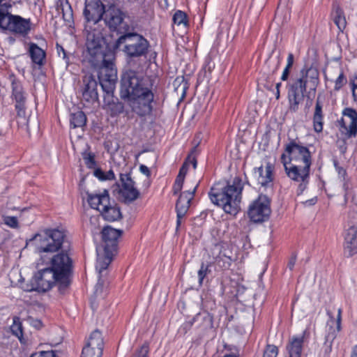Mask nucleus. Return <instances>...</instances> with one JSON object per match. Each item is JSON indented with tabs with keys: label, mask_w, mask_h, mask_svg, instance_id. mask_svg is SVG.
Here are the masks:
<instances>
[{
	"label": "nucleus",
	"mask_w": 357,
	"mask_h": 357,
	"mask_svg": "<svg viewBox=\"0 0 357 357\" xmlns=\"http://www.w3.org/2000/svg\"><path fill=\"white\" fill-rule=\"evenodd\" d=\"M224 357H236V356L233 354H226L224 356Z\"/></svg>",
	"instance_id": "338daca9"
},
{
	"label": "nucleus",
	"mask_w": 357,
	"mask_h": 357,
	"mask_svg": "<svg viewBox=\"0 0 357 357\" xmlns=\"http://www.w3.org/2000/svg\"><path fill=\"white\" fill-rule=\"evenodd\" d=\"M333 164H334L336 171L337 172L339 178L344 182L343 188L347 191L348 189V185H347V183L345 182V176L347 175L346 170L344 168H342L338 165V162L336 160H333Z\"/></svg>",
	"instance_id": "58836bf2"
},
{
	"label": "nucleus",
	"mask_w": 357,
	"mask_h": 357,
	"mask_svg": "<svg viewBox=\"0 0 357 357\" xmlns=\"http://www.w3.org/2000/svg\"><path fill=\"white\" fill-rule=\"evenodd\" d=\"M29 53L33 63L41 66L45 57V52L37 45L31 43L29 47Z\"/></svg>",
	"instance_id": "7c9ffc66"
},
{
	"label": "nucleus",
	"mask_w": 357,
	"mask_h": 357,
	"mask_svg": "<svg viewBox=\"0 0 357 357\" xmlns=\"http://www.w3.org/2000/svg\"><path fill=\"white\" fill-rule=\"evenodd\" d=\"M93 175L100 181H110L115 178L114 173L112 170H109L107 172H104L100 168L93 169Z\"/></svg>",
	"instance_id": "f704fd0d"
},
{
	"label": "nucleus",
	"mask_w": 357,
	"mask_h": 357,
	"mask_svg": "<svg viewBox=\"0 0 357 357\" xmlns=\"http://www.w3.org/2000/svg\"><path fill=\"white\" fill-rule=\"evenodd\" d=\"M280 86H281V83H280V82L277 83L276 85H275L276 90H278H278H280Z\"/></svg>",
	"instance_id": "69168bd1"
},
{
	"label": "nucleus",
	"mask_w": 357,
	"mask_h": 357,
	"mask_svg": "<svg viewBox=\"0 0 357 357\" xmlns=\"http://www.w3.org/2000/svg\"><path fill=\"white\" fill-rule=\"evenodd\" d=\"M266 66L268 68L270 74H274L278 69L280 66L279 58H269L266 62Z\"/></svg>",
	"instance_id": "4c0bfd02"
},
{
	"label": "nucleus",
	"mask_w": 357,
	"mask_h": 357,
	"mask_svg": "<svg viewBox=\"0 0 357 357\" xmlns=\"http://www.w3.org/2000/svg\"><path fill=\"white\" fill-rule=\"evenodd\" d=\"M30 357H56V354L53 350L42 351L32 354Z\"/></svg>",
	"instance_id": "de8ad7c7"
},
{
	"label": "nucleus",
	"mask_w": 357,
	"mask_h": 357,
	"mask_svg": "<svg viewBox=\"0 0 357 357\" xmlns=\"http://www.w3.org/2000/svg\"><path fill=\"white\" fill-rule=\"evenodd\" d=\"M324 117L313 116V127L317 132H321L323 130Z\"/></svg>",
	"instance_id": "a19ab883"
},
{
	"label": "nucleus",
	"mask_w": 357,
	"mask_h": 357,
	"mask_svg": "<svg viewBox=\"0 0 357 357\" xmlns=\"http://www.w3.org/2000/svg\"><path fill=\"white\" fill-rule=\"evenodd\" d=\"M30 324L36 329H40L43 327V324L40 320L30 317L29 319Z\"/></svg>",
	"instance_id": "603ef678"
},
{
	"label": "nucleus",
	"mask_w": 357,
	"mask_h": 357,
	"mask_svg": "<svg viewBox=\"0 0 357 357\" xmlns=\"http://www.w3.org/2000/svg\"><path fill=\"white\" fill-rule=\"evenodd\" d=\"M193 321L197 324V326L204 329L213 327V319L206 311L197 313L194 317Z\"/></svg>",
	"instance_id": "cd10ccee"
},
{
	"label": "nucleus",
	"mask_w": 357,
	"mask_h": 357,
	"mask_svg": "<svg viewBox=\"0 0 357 357\" xmlns=\"http://www.w3.org/2000/svg\"><path fill=\"white\" fill-rule=\"evenodd\" d=\"M323 104L321 101V98L319 96L317 97L314 107V112L313 116H317L320 117H324L323 114Z\"/></svg>",
	"instance_id": "49530a36"
},
{
	"label": "nucleus",
	"mask_w": 357,
	"mask_h": 357,
	"mask_svg": "<svg viewBox=\"0 0 357 357\" xmlns=\"http://www.w3.org/2000/svg\"><path fill=\"white\" fill-rule=\"evenodd\" d=\"M56 50H57V53L59 56L61 55V54H62L63 59H68L67 56H66V52L62 46L57 44L56 45Z\"/></svg>",
	"instance_id": "6e6d98bb"
},
{
	"label": "nucleus",
	"mask_w": 357,
	"mask_h": 357,
	"mask_svg": "<svg viewBox=\"0 0 357 357\" xmlns=\"http://www.w3.org/2000/svg\"><path fill=\"white\" fill-rule=\"evenodd\" d=\"M197 145H198V144L192 149L190 154L188 155V158L185 162H187V166L189 164H192L194 169H195L197 167V159H196V153L197 151Z\"/></svg>",
	"instance_id": "ea45409f"
},
{
	"label": "nucleus",
	"mask_w": 357,
	"mask_h": 357,
	"mask_svg": "<svg viewBox=\"0 0 357 357\" xmlns=\"http://www.w3.org/2000/svg\"><path fill=\"white\" fill-rule=\"evenodd\" d=\"M296 261V255H293L288 262V267L292 270Z\"/></svg>",
	"instance_id": "4d7b16f0"
},
{
	"label": "nucleus",
	"mask_w": 357,
	"mask_h": 357,
	"mask_svg": "<svg viewBox=\"0 0 357 357\" xmlns=\"http://www.w3.org/2000/svg\"><path fill=\"white\" fill-rule=\"evenodd\" d=\"M82 156L88 168L95 169L96 167V155L93 153L86 150L82 153Z\"/></svg>",
	"instance_id": "72a5a7b5"
},
{
	"label": "nucleus",
	"mask_w": 357,
	"mask_h": 357,
	"mask_svg": "<svg viewBox=\"0 0 357 357\" xmlns=\"http://www.w3.org/2000/svg\"><path fill=\"white\" fill-rule=\"evenodd\" d=\"M120 180L122 184L121 192L124 199L128 202H133L137 199L139 193L135 188V183L132 180L130 174H121Z\"/></svg>",
	"instance_id": "a211bd4d"
},
{
	"label": "nucleus",
	"mask_w": 357,
	"mask_h": 357,
	"mask_svg": "<svg viewBox=\"0 0 357 357\" xmlns=\"http://www.w3.org/2000/svg\"><path fill=\"white\" fill-rule=\"evenodd\" d=\"M149 44L142 35L127 33L121 36L116 42V47L128 57H139L147 54Z\"/></svg>",
	"instance_id": "0eeeda50"
},
{
	"label": "nucleus",
	"mask_w": 357,
	"mask_h": 357,
	"mask_svg": "<svg viewBox=\"0 0 357 357\" xmlns=\"http://www.w3.org/2000/svg\"><path fill=\"white\" fill-rule=\"evenodd\" d=\"M4 223L11 227H16L17 226V220L15 217L6 216L4 218Z\"/></svg>",
	"instance_id": "8fccbe9b"
},
{
	"label": "nucleus",
	"mask_w": 357,
	"mask_h": 357,
	"mask_svg": "<svg viewBox=\"0 0 357 357\" xmlns=\"http://www.w3.org/2000/svg\"><path fill=\"white\" fill-rule=\"evenodd\" d=\"M102 355V350L95 349L85 346L82 349L81 357H101Z\"/></svg>",
	"instance_id": "e433bc0d"
},
{
	"label": "nucleus",
	"mask_w": 357,
	"mask_h": 357,
	"mask_svg": "<svg viewBox=\"0 0 357 357\" xmlns=\"http://www.w3.org/2000/svg\"><path fill=\"white\" fill-rule=\"evenodd\" d=\"M38 252H55L69 248L66 230L63 229H45L36 234L31 239Z\"/></svg>",
	"instance_id": "423d86ee"
},
{
	"label": "nucleus",
	"mask_w": 357,
	"mask_h": 357,
	"mask_svg": "<svg viewBox=\"0 0 357 357\" xmlns=\"http://www.w3.org/2000/svg\"><path fill=\"white\" fill-rule=\"evenodd\" d=\"M280 160L287 176L294 181L301 183L298 185V195L301 194L308 184L310 166L309 164H288L286 153L282 154Z\"/></svg>",
	"instance_id": "9d476101"
},
{
	"label": "nucleus",
	"mask_w": 357,
	"mask_h": 357,
	"mask_svg": "<svg viewBox=\"0 0 357 357\" xmlns=\"http://www.w3.org/2000/svg\"><path fill=\"white\" fill-rule=\"evenodd\" d=\"M255 175L257 178L259 184L264 186L271 183L273 180V168L270 163H268L264 169L261 166L255 169Z\"/></svg>",
	"instance_id": "393cba45"
},
{
	"label": "nucleus",
	"mask_w": 357,
	"mask_h": 357,
	"mask_svg": "<svg viewBox=\"0 0 357 357\" xmlns=\"http://www.w3.org/2000/svg\"><path fill=\"white\" fill-rule=\"evenodd\" d=\"M122 234V230L114 229L110 226L105 227L102 229L101 232L102 244L96 249V269L100 273L108 267L114 256L116 254L118 239Z\"/></svg>",
	"instance_id": "39448f33"
},
{
	"label": "nucleus",
	"mask_w": 357,
	"mask_h": 357,
	"mask_svg": "<svg viewBox=\"0 0 357 357\" xmlns=\"http://www.w3.org/2000/svg\"><path fill=\"white\" fill-rule=\"evenodd\" d=\"M139 170L143 174L146 175L147 178L150 176V170L146 165H141L139 167Z\"/></svg>",
	"instance_id": "5fc2aeb1"
},
{
	"label": "nucleus",
	"mask_w": 357,
	"mask_h": 357,
	"mask_svg": "<svg viewBox=\"0 0 357 357\" xmlns=\"http://www.w3.org/2000/svg\"><path fill=\"white\" fill-rule=\"evenodd\" d=\"M84 58L97 72L100 84L108 95L112 94L117 81V72L114 64V54L97 30L87 31Z\"/></svg>",
	"instance_id": "f257e3e1"
},
{
	"label": "nucleus",
	"mask_w": 357,
	"mask_h": 357,
	"mask_svg": "<svg viewBox=\"0 0 357 357\" xmlns=\"http://www.w3.org/2000/svg\"><path fill=\"white\" fill-rule=\"evenodd\" d=\"M197 183L192 190H186L181 193L176 204V230L182 223L183 219L188 211L190 202L194 197L195 192L198 187Z\"/></svg>",
	"instance_id": "4468645a"
},
{
	"label": "nucleus",
	"mask_w": 357,
	"mask_h": 357,
	"mask_svg": "<svg viewBox=\"0 0 357 357\" xmlns=\"http://www.w3.org/2000/svg\"><path fill=\"white\" fill-rule=\"evenodd\" d=\"M284 153H286L288 164H309L311 166V155L308 149L295 141L286 145Z\"/></svg>",
	"instance_id": "f8f14e48"
},
{
	"label": "nucleus",
	"mask_w": 357,
	"mask_h": 357,
	"mask_svg": "<svg viewBox=\"0 0 357 357\" xmlns=\"http://www.w3.org/2000/svg\"><path fill=\"white\" fill-rule=\"evenodd\" d=\"M327 314L330 317V319H331L330 321H333V317H332L331 313L330 312H327Z\"/></svg>",
	"instance_id": "774afa93"
},
{
	"label": "nucleus",
	"mask_w": 357,
	"mask_h": 357,
	"mask_svg": "<svg viewBox=\"0 0 357 357\" xmlns=\"http://www.w3.org/2000/svg\"><path fill=\"white\" fill-rule=\"evenodd\" d=\"M104 15V20L111 29H116L123 22V13L115 6H109Z\"/></svg>",
	"instance_id": "4be33fe9"
},
{
	"label": "nucleus",
	"mask_w": 357,
	"mask_h": 357,
	"mask_svg": "<svg viewBox=\"0 0 357 357\" xmlns=\"http://www.w3.org/2000/svg\"><path fill=\"white\" fill-rule=\"evenodd\" d=\"M341 321H342V309L337 310V316L336 319V330L333 328L332 326L329 328L328 332L325 337V342L323 346L324 354L328 357V355L332 350V344L333 340L337 336V333L341 330Z\"/></svg>",
	"instance_id": "412c9836"
},
{
	"label": "nucleus",
	"mask_w": 357,
	"mask_h": 357,
	"mask_svg": "<svg viewBox=\"0 0 357 357\" xmlns=\"http://www.w3.org/2000/svg\"><path fill=\"white\" fill-rule=\"evenodd\" d=\"M70 122L73 128L82 127L86 124V117L83 112L77 111L70 114Z\"/></svg>",
	"instance_id": "2f4dec72"
},
{
	"label": "nucleus",
	"mask_w": 357,
	"mask_h": 357,
	"mask_svg": "<svg viewBox=\"0 0 357 357\" xmlns=\"http://www.w3.org/2000/svg\"><path fill=\"white\" fill-rule=\"evenodd\" d=\"M293 63H294V55H293V54L289 53L288 54L287 63L286 67L291 68L293 66Z\"/></svg>",
	"instance_id": "bf43d9fd"
},
{
	"label": "nucleus",
	"mask_w": 357,
	"mask_h": 357,
	"mask_svg": "<svg viewBox=\"0 0 357 357\" xmlns=\"http://www.w3.org/2000/svg\"><path fill=\"white\" fill-rule=\"evenodd\" d=\"M351 357H357V346L354 347Z\"/></svg>",
	"instance_id": "e2e57ef3"
},
{
	"label": "nucleus",
	"mask_w": 357,
	"mask_h": 357,
	"mask_svg": "<svg viewBox=\"0 0 357 357\" xmlns=\"http://www.w3.org/2000/svg\"><path fill=\"white\" fill-rule=\"evenodd\" d=\"M271 214L270 199L266 195H261L250 206L248 216L255 222L264 221Z\"/></svg>",
	"instance_id": "ddd939ff"
},
{
	"label": "nucleus",
	"mask_w": 357,
	"mask_h": 357,
	"mask_svg": "<svg viewBox=\"0 0 357 357\" xmlns=\"http://www.w3.org/2000/svg\"><path fill=\"white\" fill-rule=\"evenodd\" d=\"M173 22L178 26H187L188 20L186 14L181 10H177L173 16Z\"/></svg>",
	"instance_id": "c9c22d12"
},
{
	"label": "nucleus",
	"mask_w": 357,
	"mask_h": 357,
	"mask_svg": "<svg viewBox=\"0 0 357 357\" xmlns=\"http://www.w3.org/2000/svg\"><path fill=\"white\" fill-rule=\"evenodd\" d=\"M352 89H357V75L354 76L352 80Z\"/></svg>",
	"instance_id": "052dcab7"
},
{
	"label": "nucleus",
	"mask_w": 357,
	"mask_h": 357,
	"mask_svg": "<svg viewBox=\"0 0 357 357\" xmlns=\"http://www.w3.org/2000/svg\"><path fill=\"white\" fill-rule=\"evenodd\" d=\"M209 266L208 264H202L200 269L198 271L199 282L201 284L203 282L204 278L206 277L208 271Z\"/></svg>",
	"instance_id": "a18cd8bd"
},
{
	"label": "nucleus",
	"mask_w": 357,
	"mask_h": 357,
	"mask_svg": "<svg viewBox=\"0 0 357 357\" xmlns=\"http://www.w3.org/2000/svg\"><path fill=\"white\" fill-rule=\"evenodd\" d=\"M290 69H291L290 68L285 67V68L283 70L282 75L281 76L282 80L285 81L288 79Z\"/></svg>",
	"instance_id": "13d9d810"
},
{
	"label": "nucleus",
	"mask_w": 357,
	"mask_h": 357,
	"mask_svg": "<svg viewBox=\"0 0 357 357\" xmlns=\"http://www.w3.org/2000/svg\"><path fill=\"white\" fill-rule=\"evenodd\" d=\"M341 131L349 137L357 133V112L355 109L347 107L342 111V117L339 121Z\"/></svg>",
	"instance_id": "2eb2a0df"
},
{
	"label": "nucleus",
	"mask_w": 357,
	"mask_h": 357,
	"mask_svg": "<svg viewBox=\"0 0 357 357\" xmlns=\"http://www.w3.org/2000/svg\"><path fill=\"white\" fill-rule=\"evenodd\" d=\"M10 331L13 335L16 336L22 342L23 328L19 317H15L13 318V324L10 326Z\"/></svg>",
	"instance_id": "473e14b6"
},
{
	"label": "nucleus",
	"mask_w": 357,
	"mask_h": 357,
	"mask_svg": "<svg viewBox=\"0 0 357 357\" xmlns=\"http://www.w3.org/2000/svg\"><path fill=\"white\" fill-rule=\"evenodd\" d=\"M303 344V336H294L290 338L287 346L289 357H301Z\"/></svg>",
	"instance_id": "a878e982"
},
{
	"label": "nucleus",
	"mask_w": 357,
	"mask_h": 357,
	"mask_svg": "<svg viewBox=\"0 0 357 357\" xmlns=\"http://www.w3.org/2000/svg\"><path fill=\"white\" fill-rule=\"evenodd\" d=\"M149 351V346L145 343L136 351L133 357H148Z\"/></svg>",
	"instance_id": "c03bdc74"
},
{
	"label": "nucleus",
	"mask_w": 357,
	"mask_h": 357,
	"mask_svg": "<svg viewBox=\"0 0 357 357\" xmlns=\"http://www.w3.org/2000/svg\"><path fill=\"white\" fill-rule=\"evenodd\" d=\"M278 354V347L275 345H267L264 352L263 357H277Z\"/></svg>",
	"instance_id": "79ce46f5"
},
{
	"label": "nucleus",
	"mask_w": 357,
	"mask_h": 357,
	"mask_svg": "<svg viewBox=\"0 0 357 357\" xmlns=\"http://www.w3.org/2000/svg\"><path fill=\"white\" fill-rule=\"evenodd\" d=\"M333 15L335 24L337 25L340 31H342L346 27V19L343 10L340 6L337 3L333 4Z\"/></svg>",
	"instance_id": "c85d7f7f"
},
{
	"label": "nucleus",
	"mask_w": 357,
	"mask_h": 357,
	"mask_svg": "<svg viewBox=\"0 0 357 357\" xmlns=\"http://www.w3.org/2000/svg\"><path fill=\"white\" fill-rule=\"evenodd\" d=\"M31 21L20 15H12L6 10H0V28L13 33L25 36L31 30Z\"/></svg>",
	"instance_id": "6e6552de"
},
{
	"label": "nucleus",
	"mask_w": 357,
	"mask_h": 357,
	"mask_svg": "<svg viewBox=\"0 0 357 357\" xmlns=\"http://www.w3.org/2000/svg\"><path fill=\"white\" fill-rule=\"evenodd\" d=\"M67 250H65L66 251ZM73 262L66 252L55 255L51 259V268L61 279L60 292L64 293L70 284L69 276L71 272Z\"/></svg>",
	"instance_id": "1a4fd4ad"
},
{
	"label": "nucleus",
	"mask_w": 357,
	"mask_h": 357,
	"mask_svg": "<svg viewBox=\"0 0 357 357\" xmlns=\"http://www.w3.org/2000/svg\"><path fill=\"white\" fill-rule=\"evenodd\" d=\"M86 346L95 349L102 350V351L104 347V342L101 333L98 330L94 331L91 334Z\"/></svg>",
	"instance_id": "c756f323"
},
{
	"label": "nucleus",
	"mask_w": 357,
	"mask_h": 357,
	"mask_svg": "<svg viewBox=\"0 0 357 357\" xmlns=\"http://www.w3.org/2000/svg\"><path fill=\"white\" fill-rule=\"evenodd\" d=\"M344 250L348 257L357 254V225H351L347 230Z\"/></svg>",
	"instance_id": "aec40b11"
},
{
	"label": "nucleus",
	"mask_w": 357,
	"mask_h": 357,
	"mask_svg": "<svg viewBox=\"0 0 357 357\" xmlns=\"http://www.w3.org/2000/svg\"><path fill=\"white\" fill-rule=\"evenodd\" d=\"M301 74V77L289 86V109L293 112L298 109L299 105L303 101L307 89L314 91L319 84V72L317 68L310 67L306 70L303 69Z\"/></svg>",
	"instance_id": "20e7f679"
},
{
	"label": "nucleus",
	"mask_w": 357,
	"mask_h": 357,
	"mask_svg": "<svg viewBox=\"0 0 357 357\" xmlns=\"http://www.w3.org/2000/svg\"><path fill=\"white\" fill-rule=\"evenodd\" d=\"M57 11L62 15L64 21L69 25L73 22V12L71 6L67 0H59L57 3Z\"/></svg>",
	"instance_id": "bb28decb"
},
{
	"label": "nucleus",
	"mask_w": 357,
	"mask_h": 357,
	"mask_svg": "<svg viewBox=\"0 0 357 357\" xmlns=\"http://www.w3.org/2000/svg\"><path fill=\"white\" fill-rule=\"evenodd\" d=\"M188 172L187 162H184L180 169L179 173L176 179L184 181L185 176Z\"/></svg>",
	"instance_id": "09e8293b"
},
{
	"label": "nucleus",
	"mask_w": 357,
	"mask_h": 357,
	"mask_svg": "<svg viewBox=\"0 0 357 357\" xmlns=\"http://www.w3.org/2000/svg\"><path fill=\"white\" fill-rule=\"evenodd\" d=\"M347 83V79L341 71L335 82V89L340 90Z\"/></svg>",
	"instance_id": "37998d69"
},
{
	"label": "nucleus",
	"mask_w": 357,
	"mask_h": 357,
	"mask_svg": "<svg viewBox=\"0 0 357 357\" xmlns=\"http://www.w3.org/2000/svg\"><path fill=\"white\" fill-rule=\"evenodd\" d=\"M183 182L184 181L176 179L175 183L173 186V192H174V195H176L178 192H180V191L182 189Z\"/></svg>",
	"instance_id": "3c124183"
},
{
	"label": "nucleus",
	"mask_w": 357,
	"mask_h": 357,
	"mask_svg": "<svg viewBox=\"0 0 357 357\" xmlns=\"http://www.w3.org/2000/svg\"><path fill=\"white\" fill-rule=\"evenodd\" d=\"M33 287L30 290L37 291H47L50 290L52 285L57 282L59 291L61 284V279L56 275V273L51 268H45L39 271L33 279Z\"/></svg>",
	"instance_id": "9b49d317"
},
{
	"label": "nucleus",
	"mask_w": 357,
	"mask_h": 357,
	"mask_svg": "<svg viewBox=\"0 0 357 357\" xmlns=\"http://www.w3.org/2000/svg\"><path fill=\"white\" fill-rule=\"evenodd\" d=\"M275 98L277 100H278L280 98V90H276V92H275Z\"/></svg>",
	"instance_id": "0e129e2a"
},
{
	"label": "nucleus",
	"mask_w": 357,
	"mask_h": 357,
	"mask_svg": "<svg viewBox=\"0 0 357 357\" xmlns=\"http://www.w3.org/2000/svg\"><path fill=\"white\" fill-rule=\"evenodd\" d=\"M105 6L100 0H86L84 16L88 22L96 24L103 17Z\"/></svg>",
	"instance_id": "dca6fc26"
},
{
	"label": "nucleus",
	"mask_w": 357,
	"mask_h": 357,
	"mask_svg": "<svg viewBox=\"0 0 357 357\" xmlns=\"http://www.w3.org/2000/svg\"><path fill=\"white\" fill-rule=\"evenodd\" d=\"M120 95L122 99L128 100L132 110L139 116L151 113L154 96L147 77L132 70L125 72L121 77Z\"/></svg>",
	"instance_id": "f03ea898"
},
{
	"label": "nucleus",
	"mask_w": 357,
	"mask_h": 357,
	"mask_svg": "<svg viewBox=\"0 0 357 357\" xmlns=\"http://www.w3.org/2000/svg\"><path fill=\"white\" fill-rule=\"evenodd\" d=\"M317 202V199L316 197L312 198V199H307L305 201H303L302 203L303 204V205L305 206H313Z\"/></svg>",
	"instance_id": "864d4df0"
},
{
	"label": "nucleus",
	"mask_w": 357,
	"mask_h": 357,
	"mask_svg": "<svg viewBox=\"0 0 357 357\" xmlns=\"http://www.w3.org/2000/svg\"><path fill=\"white\" fill-rule=\"evenodd\" d=\"M12 97L15 100V109L17 115L24 117L26 114V96L20 82L13 76L11 77Z\"/></svg>",
	"instance_id": "f3484780"
},
{
	"label": "nucleus",
	"mask_w": 357,
	"mask_h": 357,
	"mask_svg": "<svg viewBox=\"0 0 357 357\" xmlns=\"http://www.w3.org/2000/svg\"><path fill=\"white\" fill-rule=\"evenodd\" d=\"M87 202L92 208L96 209L100 212V208H104V205H107L110 202L109 192L104 190L102 193L93 194L86 193Z\"/></svg>",
	"instance_id": "5701e85b"
},
{
	"label": "nucleus",
	"mask_w": 357,
	"mask_h": 357,
	"mask_svg": "<svg viewBox=\"0 0 357 357\" xmlns=\"http://www.w3.org/2000/svg\"><path fill=\"white\" fill-rule=\"evenodd\" d=\"M100 213L105 220L110 222L119 220L122 217L120 208L117 204L110 202L100 208Z\"/></svg>",
	"instance_id": "b1692460"
},
{
	"label": "nucleus",
	"mask_w": 357,
	"mask_h": 357,
	"mask_svg": "<svg viewBox=\"0 0 357 357\" xmlns=\"http://www.w3.org/2000/svg\"><path fill=\"white\" fill-rule=\"evenodd\" d=\"M3 0H0V10H6L5 8H7L6 3H2Z\"/></svg>",
	"instance_id": "680f3d73"
},
{
	"label": "nucleus",
	"mask_w": 357,
	"mask_h": 357,
	"mask_svg": "<svg viewBox=\"0 0 357 357\" xmlns=\"http://www.w3.org/2000/svg\"><path fill=\"white\" fill-rule=\"evenodd\" d=\"M84 90L82 97L89 102H93L98 98V83L93 75H86L83 78Z\"/></svg>",
	"instance_id": "6ab92c4d"
},
{
	"label": "nucleus",
	"mask_w": 357,
	"mask_h": 357,
	"mask_svg": "<svg viewBox=\"0 0 357 357\" xmlns=\"http://www.w3.org/2000/svg\"><path fill=\"white\" fill-rule=\"evenodd\" d=\"M243 188L241 179L235 177L227 184L215 183L211 188L209 197L214 204L220 206L225 213L236 215L240 209Z\"/></svg>",
	"instance_id": "7ed1b4c3"
}]
</instances>
